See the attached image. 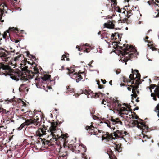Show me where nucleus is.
<instances>
[{
  "label": "nucleus",
  "mask_w": 159,
  "mask_h": 159,
  "mask_svg": "<svg viewBox=\"0 0 159 159\" xmlns=\"http://www.w3.org/2000/svg\"><path fill=\"white\" fill-rule=\"evenodd\" d=\"M67 57V55H63L62 56L61 60L62 61H64V58L66 57Z\"/></svg>",
  "instance_id": "3c124183"
},
{
  "label": "nucleus",
  "mask_w": 159,
  "mask_h": 159,
  "mask_svg": "<svg viewBox=\"0 0 159 159\" xmlns=\"http://www.w3.org/2000/svg\"><path fill=\"white\" fill-rule=\"evenodd\" d=\"M125 17H122L120 20L118 21V23H128L127 21L128 20L127 18H124Z\"/></svg>",
  "instance_id": "bb28decb"
},
{
  "label": "nucleus",
  "mask_w": 159,
  "mask_h": 159,
  "mask_svg": "<svg viewBox=\"0 0 159 159\" xmlns=\"http://www.w3.org/2000/svg\"><path fill=\"white\" fill-rule=\"evenodd\" d=\"M22 127H21V126H20V127H18L17 129L18 130H21L22 129Z\"/></svg>",
  "instance_id": "e2e57ef3"
},
{
  "label": "nucleus",
  "mask_w": 159,
  "mask_h": 159,
  "mask_svg": "<svg viewBox=\"0 0 159 159\" xmlns=\"http://www.w3.org/2000/svg\"><path fill=\"white\" fill-rule=\"evenodd\" d=\"M129 111L128 110H127L126 108L124 107H121L120 110L118 111L119 114L120 115L123 114L127 115Z\"/></svg>",
  "instance_id": "6ab92c4d"
},
{
  "label": "nucleus",
  "mask_w": 159,
  "mask_h": 159,
  "mask_svg": "<svg viewBox=\"0 0 159 159\" xmlns=\"http://www.w3.org/2000/svg\"><path fill=\"white\" fill-rule=\"evenodd\" d=\"M104 86L103 85L99 84L98 88L99 89H102L104 88Z\"/></svg>",
  "instance_id": "bf43d9fd"
},
{
  "label": "nucleus",
  "mask_w": 159,
  "mask_h": 159,
  "mask_svg": "<svg viewBox=\"0 0 159 159\" xmlns=\"http://www.w3.org/2000/svg\"><path fill=\"white\" fill-rule=\"evenodd\" d=\"M67 69L68 70L67 74L73 79H75L76 82H79L81 80L83 79V75L84 77L86 76V73L84 72H81L80 70L78 72H76L75 70L72 68H67Z\"/></svg>",
  "instance_id": "7ed1b4c3"
},
{
  "label": "nucleus",
  "mask_w": 159,
  "mask_h": 159,
  "mask_svg": "<svg viewBox=\"0 0 159 159\" xmlns=\"http://www.w3.org/2000/svg\"><path fill=\"white\" fill-rule=\"evenodd\" d=\"M66 155H64V156H61L59 157L58 159H66Z\"/></svg>",
  "instance_id": "c03bdc74"
},
{
  "label": "nucleus",
  "mask_w": 159,
  "mask_h": 159,
  "mask_svg": "<svg viewBox=\"0 0 159 159\" xmlns=\"http://www.w3.org/2000/svg\"><path fill=\"white\" fill-rule=\"evenodd\" d=\"M120 19L122 17H125L124 18H128L127 15H125L123 14H119Z\"/></svg>",
  "instance_id": "ea45409f"
},
{
  "label": "nucleus",
  "mask_w": 159,
  "mask_h": 159,
  "mask_svg": "<svg viewBox=\"0 0 159 159\" xmlns=\"http://www.w3.org/2000/svg\"><path fill=\"white\" fill-rule=\"evenodd\" d=\"M13 32L16 33H18L19 32V30L17 28L13 27H10L9 30H7L6 32H4V33L3 35V38L6 39L7 36V32L9 33V35L10 33V32Z\"/></svg>",
  "instance_id": "2eb2a0df"
},
{
  "label": "nucleus",
  "mask_w": 159,
  "mask_h": 159,
  "mask_svg": "<svg viewBox=\"0 0 159 159\" xmlns=\"http://www.w3.org/2000/svg\"><path fill=\"white\" fill-rule=\"evenodd\" d=\"M115 120L116 123L120 122V123H122V122L121 121L119 120V119L118 118H116V120Z\"/></svg>",
  "instance_id": "6e6d98bb"
},
{
  "label": "nucleus",
  "mask_w": 159,
  "mask_h": 159,
  "mask_svg": "<svg viewBox=\"0 0 159 159\" xmlns=\"http://www.w3.org/2000/svg\"><path fill=\"white\" fill-rule=\"evenodd\" d=\"M120 35L118 33H115L114 34H112L111 36V40H115L116 41H119V40L120 39Z\"/></svg>",
  "instance_id": "aec40b11"
},
{
  "label": "nucleus",
  "mask_w": 159,
  "mask_h": 159,
  "mask_svg": "<svg viewBox=\"0 0 159 159\" xmlns=\"http://www.w3.org/2000/svg\"><path fill=\"white\" fill-rule=\"evenodd\" d=\"M133 74H134V72H135L136 73V77H134L135 78V83L136 84H140L141 83L140 80L141 75L139 73L138 70H133Z\"/></svg>",
  "instance_id": "f8f14e48"
},
{
  "label": "nucleus",
  "mask_w": 159,
  "mask_h": 159,
  "mask_svg": "<svg viewBox=\"0 0 159 159\" xmlns=\"http://www.w3.org/2000/svg\"><path fill=\"white\" fill-rule=\"evenodd\" d=\"M155 93L157 94L158 98H159V88H157L155 90Z\"/></svg>",
  "instance_id": "a19ab883"
},
{
  "label": "nucleus",
  "mask_w": 159,
  "mask_h": 159,
  "mask_svg": "<svg viewBox=\"0 0 159 159\" xmlns=\"http://www.w3.org/2000/svg\"><path fill=\"white\" fill-rule=\"evenodd\" d=\"M76 48H78V50L79 51H81L84 49L83 48V46H79L78 45H77L76 46Z\"/></svg>",
  "instance_id": "e433bc0d"
},
{
  "label": "nucleus",
  "mask_w": 159,
  "mask_h": 159,
  "mask_svg": "<svg viewBox=\"0 0 159 159\" xmlns=\"http://www.w3.org/2000/svg\"><path fill=\"white\" fill-rule=\"evenodd\" d=\"M32 120L28 119L25 122L26 125H30V124H32Z\"/></svg>",
  "instance_id": "2f4dec72"
},
{
  "label": "nucleus",
  "mask_w": 159,
  "mask_h": 159,
  "mask_svg": "<svg viewBox=\"0 0 159 159\" xmlns=\"http://www.w3.org/2000/svg\"><path fill=\"white\" fill-rule=\"evenodd\" d=\"M67 91L70 92V93H71L74 91L73 88H71L70 86H68L67 87Z\"/></svg>",
  "instance_id": "c9c22d12"
},
{
  "label": "nucleus",
  "mask_w": 159,
  "mask_h": 159,
  "mask_svg": "<svg viewBox=\"0 0 159 159\" xmlns=\"http://www.w3.org/2000/svg\"><path fill=\"white\" fill-rule=\"evenodd\" d=\"M102 140L105 139L107 141H109L110 140L115 139L113 137L112 134H110L108 132H106L102 137Z\"/></svg>",
  "instance_id": "ddd939ff"
},
{
  "label": "nucleus",
  "mask_w": 159,
  "mask_h": 159,
  "mask_svg": "<svg viewBox=\"0 0 159 159\" xmlns=\"http://www.w3.org/2000/svg\"><path fill=\"white\" fill-rule=\"evenodd\" d=\"M62 123L60 122H52L51 123V126L49 128V129L47 131L50 133V135L55 138H57L60 136L62 134L61 130L59 129L57 126L59 125Z\"/></svg>",
  "instance_id": "20e7f679"
},
{
  "label": "nucleus",
  "mask_w": 159,
  "mask_h": 159,
  "mask_svg": "<svg viewBox=\"0 0 159 159\" xmlns=\"http://www.w3.org/2000/svg\"><path fill=\"white\" fill-rule=\"evenodd\" d=\"M157 111H158L157 116L159 117V104L157 105L155 109V111L157 112Z\"/></svg>",
  "instance_id": "4c0bfd02"
},
{
  "label": "nucleus",
  "mask_w": 159,
  "mask_h": 159,
  "mask_svg": "<svg viewBox=\"0 0 159 159\" xmlns=\"http://www.w3.org/2000/svg\"><path fill=\"white\" fill-rule=\"evenodd\" d=\"M139 85V84H136L135 83V84L134 85H130V86L132 88V93L133 94L131 95V96L132 97H134L135 98H136L137 96V95L136 92V90H137V89L138 88Z\"/></svg>",
  "instance_id": "dca6fc26"
},
{
  "label": "nucleus",
  "mask_w": 159,
  "mask_h": 159,
  "mask_svg": "<svg viewBox=\"0 0 159 159\" xmlns=\"http://www.w3.org/2000/svg\"><path fill=\"white\" fill-rule=\"evenodd\" d=\"M7 101H8V102H7V103H8L9 102L11 103L12 102H13L14 101V100L12 99H10L9 100H7Z\"/></svg>",
  "instance_id": "5fc2aeb1"
},
{
  "label": "nucleus",
  "mask_w": 159,
  "mask_h": 159,
  "mask_svg": "<svg viewBox=\"0 0 159 159\" xmlns=\"http://www.w3.org/2000/svg\"><path fill=\"white\" fill-rule=\"evenodd\" d=\"M25 84H22L20 85V87L19 88V90L20 91H23L25 89Z\"/></svg>",
  "instance_id": "473e14b6"
},
{
  "label": "nucleus",
  "mask_w": 159,
  "mask_h": 159,
  "mask_svg": "<svg viewBox=\"0 0 159 159\" xmlns=\"http://www.w3.org/2000/svg\"><path fill=\"white\" fill-rule=\"evenodd\" d=\"M15 40V43H18L20 40H19L18 39H14Z\"/></svg>",
  "instance_id": "774afa93"
},
{
  "label": "nucleus",
  "mask_w": 159,
  "mask_h": 159,
  "mask_svg": "<svg viewBox=\"0 0 159 159\" xmlns=\"http://www.w3.org/2000/svg\"><path fill=\"white\" fill-rule=\"evenodd\" d=\"M123 47H123L117 45V49H119L120 53L122 55L125 57L123 60L126 65L127 62L128 60L137 57V53H136V50L132 46L124 44Z\"/></svg>",
  "instance_id": "f03ea898"
},
{
  "label": "nucleus",
  "mask_w": 159,
  "mask_h": 159,
  "mask_svg": "<svg viewBox=\"0 0 159 159\" xmlns=\"http://www.w3.org/2000/svg\"><path fill=\"white\" fill-rule=\"evenodd\" d=\"M9 52H15V50H13L10 51H7L4 48H0V57L3 60L6 61Z\"/></svg>",
  "instance_id": "0eeeda50"
},
{
  "label": "nucleus",
  "mask_w": 159,
  "mask_h": 159,
  "mask_svg": "<svg viewBox=\"0 0 159 159\" xmlns=\"http://www.w3.org/2000/svg\"><path fill=\"white\" fill-rule=\"evenodd\" d=\"M104 102H106V101L104 99H103L102 102L101 103V104H104L105 105L106 104L104 103Z\"/></svg>",
  "instance_id": "338daca9"
},
{
  "label": "nucleus",
  "mask_w": 159,
  "mask_h": 159,
  "mask_svg": "<svg viewBox=\"0 0 159 159\" xmlns=\"http://www.w3.org/2000/svg\"><path fill=\"white\" fill-rule=\"evenodd\" d=\"M84 48L85 49V50H84L83 51L84 52H86L87 53H88L90 51L89 48Z\"/></svg>",
  "instance_id": "37998d69"
},
{
  "label": "nucleus",
  "mask_w": 159,
  "mask_h": 159,
  "mask_svg": "<svg viewBox=\"0 0 159 159\" xmlns=\"http://www.w3.org/2000/svg\"><path fill=\"white\" fill-rule=\"evenodd\" d=\"M41 121H42V124H44V119H43V120L42 119V118H41V119H40V122ZM43 126H44V125H43Z\"/></svg>",
  "instance_id": "13d9d810"
},
{
  "label": "nucleus",
  "mask_w": 159,
  "mask_h": 159,
  "mask_svg": "<svg viewBox=\"0 0 159 159\" xmlns=\"http://www.w3.org/2000/svg\"><path fill=\"white\" fill-rule=\"evenodd\" d=\"M111 120L112 121V122H115V124H116V120H115L113 119L112 117H111Z\"/></svg>",
  "instance_id": "69168bd1"
},
{
  "label": "nucleus",
  "mask_w": 159,
  "mask_h": 159,
  "mask_svg": "<svg viewBox=\"0 0 159 159\" xmlns=\"http://www.w3.org/2000/svg\"><path fill=\"white\" fill-rule=\"evenodd\" d=\"M116 151H117L119 152L122 151V148L121 147V144H116V148H115Z\"/></svg>",
  "instance_id": "cd10ccee"
},
{
  "label": "nucleus",
  "mask_w": 159,
  "mask_h": 159,
  "mask_svg": "<svg viewBox=\"0 0 159 159\" xmlns=\"http://www.w3.org/2000/svg\"><path fill=\"white\" fill-rule=\"evenodd\" d=\"M41 142L43 146L47 148H50L51 147L54 145L53 144H51L49 140H46L45 139H41Z\"/></svg>",
  "instance_id": "4468645a"
},
{
  "label": "nucleus",
  "mask_w": 159,
  "mask_h": 159,
  "mask_svg": "<svg viewBox=\"0 0 159 159\" xmlns=\"http://www.w3.org/2000/svg\"><path fill=\"white\" fill-rule=\"evenodd\" d=\"M123 105H125L126 107V108L127 110H128L130 111H131V106L130 105H128V104H125L124 103L123 104Z\"/></svg>",
  "instance_id": "f704fd0d"
},
{
  "label": "nucleus",
  "mask_w": 159,
  "mask_h": 159,
  "mask_svg": "<svg viewBox=\"0 0 159 159\" xmlns=\"http://www.w3.org/2000/svg\"><path fill=\"white\" fill-rule=\"evenodd\" d=\"M108 153H107L109 156V158L110 159H117L116 157L114 154L113 152L111 149H110L108 151Z\"/></svg>",
  "instance_id": "393cba45"
},
{
  "label": "nucleus",
  "mask_w": 159,
  "mask_h": 159,
  "mask_svg": "<svg viewBox=\"0 0 159 159\" xmlns=\"http://www.w3.org/2000/svg\"><path fill=\"white\" fill-rule=\"evenodd\" d=\"M60 136L57 138V140L59 142L61 143H62L63 144L66 143L67 138L68 137V134H63L62 133L60 135Z\"/></svg>",
  "instance_id": "9b49d317"
},
{
  "label": "nucleus",
  "mask_w": 159,
  "mask_h": 159,
  "mask_svg": "<svg viewBox=\"0 0 159 159\" xmlns=\"http://www.w3.org/2000/svg\"><path fill=\"white\" fill-rule=\"evenodd\" d=\"M132 10H129L128 11H127V12H125L126 13V15L127 16L128 18H129L131 15H132Z\"/></svg>",
  "instance_id": "7c9ffc66"
},
{
  "label": "nucleus",
  "mask_w": 159,
  "mask_h": 159,
  "mask_svg": "<svg viewBox=\"0 0 159 159\" xmlns=\"http://www.w3.org/2000/svg\"><path fill=\"white\" fill-rule=\"evenodd\" d=\"M112 2L113 3L114 7H115L116 5L117 2L116 0H112Z\"/></svg>",
  "instance_id": "79ce46f5"
},
{
  "label": "nucleus",
  "mask_w": 159,
  "mask_h": 159,
  "mask_svg": "<svg viewBox=\"0 0 159 159\" xmlns=\"http://www.w3.org/2000/svg\"><path fill=\"white\" fill-rule=\"evenodd\" d=\"M104 26L105 27H106L110 29L114 28L115 26L114 24L110 20L108 21V23H105L104 24Z\"/></svg>",
  "instance_id": "5701e85b"
},
{
  "label": "nucleus",
  "mask_w": 159,
  "mask_h": 159,
  "mask_svg": "<svg viewBox=\"0 0 159 159\" xmlns=\"http://www.w3.org/2000/svg\"><path fill=\"white\" fill-rule=\"evenodd\" d=\"M147 3L149 5H151L152 4H155L156 5H158L157 3H156V2L154 1V0H149L148 1Z\"/></svg>",
  "instance_id": "c756f323"
},
{
  "label": "nucleus",
  "mask_w": 159,
  "mask_h": 159,
  "mask_svg": "<svg viewBox=\"0 0 159 159\" xmlns=\"http://www.w3.org/2000/svg\"><path fill=\"white\" fill-rule=\"evenodd\" d=\"M25 125H26L25 123L24 122V123H22L20 126H21L22 128H23L25 126Z\"/></svg>",
  "instance_id": "4d7b16f0"
},
{
  "label": "nucleus",
  "mask_w": 159,
  "mask_h": 159,
  "mask_svg": "<svg viewBox=\"0 0 159 159\" xmlns=\"http://www.w3.org/2000/svg\"><path fill=\"white\" fill-rule=\"evenodd\" d=\"M133 114L134 115H135V116H132V117L133 118H134L136 119H139L138 116L136 114V113L134 112H133Z\"/></svg>",
  "instance_id": "49530a36"
},
{
  "label": "nucleus",
  "mask_w": 159,
  "mask_h": 159,
  "mask_svg": "<svg viewBox=\"0 0 159 159\" xmlns=\"http://www.w3.org/2000/svg\"><path fill=\"white\" fill-rule=\"evenodd\" d=\"M159 88V87H157V88H156L155 89V90H154V92H155V90L157 88ZM155 94H156V95L157 96V97H158L157 95V94L155 93H155H152L151 94V96L152 97H154V96H155Z\"/></svg>",
  "instance_id": "a18cd8bd"
},
{
  "label": "nucleus",
  "mask_w": 159,
  "mask_h": 159,
  "mask_svg": "<svg viewBox=\"0 0 159 159\" xmlns=\"http://www.w3.org/2000/svg\"><path fill=\"white\" fill-rule=\"evenodd\" d=\"M115 10L119 13H121V10L120 8L119 7H117L115 8Z\"/></svg>",
  "instance_id": "58836bf2"
},
{
  "label": "nucleus",
  "mask_w": 159,
  "mask_h": 159,
  "mask_svg": "<svg viewBox=\"0 0 159 159\" xmlns=\"http://www.w3.org/2000/svg\"><path fill=\"white\" fill-rule=\"evenodd\" d=\"M52 138L49 141L50 143H51V144H52V143L53 142H54L55 141H57V138H55L53 136H52Z\"/></svg>",
  "instance_id": "72a5a7b5"
},
{
  "label": "nucleus",
  "mask_w": 159,
  "mask_h": 159,
  "mask_svg": "<svg viewBox=\"0 0 159 159\" xmlns=\"http://www.w3.org/2000/svg\"><path fill=\"white\" fill-rule=\"evenodd\" d=\"M82 157H83V159H87V158L86 157V155L84 153L82 154Z\"/></svg>",
  "instance_id": "603ef678"
},
{
  "label": "nucleus",
  "mask_w": 159,
  "mask_h": 159,
  "mask_svg": "<svg viewBox=\"0 0 159 159\" xmlns=\"http://www.w3.org/2000/svg\"><path fill=\"white\" fill-rule=\"evenodd\" d=\"M4 6L7 7L6 4L4 3H3L0 5V20L2 19L4 12L3 10H4Z\"/></svg>",
  "instance_id": "412c9836"
},
{
  "label": "nucleus",
  "mask_w": 159,
  "mask_h": 159,
  "mask_svg": "<svg viewBox=\"0 0 159 159\" xmlns=\"http://www.w3.org/2000/svg\"><path fill=\"white\" fill-rule=\"evenodd\" d=\"M133 123L135 125H137V127L140 129L147 130L148 128V127L146 125L145 123L144 122H139L138 120H133Z\"/></svg>",
  "instance_id": "1a4fd4ad"
},
{
  "label": "nucleus",
  "mask_w": 159,
  "mask_h": 159,
  "mask_svg": "<svg viewBox=\"0 0 159 159\" xmlns=\"http://www.w3.org/2000/svg\"><path fill=\"white\" fill-rule=\"evenodd\" d=\"M157 85L155 84H152L150 85V89H153L155 87H156Z\"/></svg>",
  "instance_id": "8fccbe9b"
},
{
  "label": "nucleus",
  "mask_w": 159,
  "mask_h": 159,
  "mask_svg": "<svg viewBox=\"0 0 159 159\" xmlns=\"http://www.w3.org/2000/svg\"><path fill=\"white\" fill-rule=\"evenodd\" d=\"M27 62L28 64H30L29 61H26L24 65L25 66L23 68L22 67L21 68V70H18L16 71H15L10 66L12 63H10L8 65H5L2 63H0V70H2L3 71L2 73L5 75H9L11 78L16 81L19 80L20 79L21 80L24 81H29V79L34 78L35 75L36 76L35 80H39L40 78L37 77L39 75V72L38 69L36 67V65L35 63L34 62L32 65V66L34 64L35 65V66H34V72H33L28 69V66H26Z\"/></svg>",
  "instance_id": "f257e3e1"
},
{
  "label": "nucleus",
  "mask_w": 159,
  "mask_h": 159,
  "mask_svg": "<svg viewBox=\"0 0 159 159\" xmlns=\"http://www.w3.org/2000/svg\"><path fill=\"white\" fill-rule=\"evenodd\" d=\"M9 112V111H7L6 109H3L2 108L0 107V113L2 112V115L3 114H7Z\"/></svg>",
  "instance_id": "c85d7f7f"
},
{
  "label": "nucleus",
  "mask_w": 159,
  "mask_h": 159,
  "mask_svg": "<svg viewBox=\"0 0 159 159\" xmlns=\"http://www.w3.org/2000/svg\"><path fill=\"white\" fill-rule=\"evenodd\" d=\"M129 79H128L126 78L125 77H123V81L124 82H130L132 80H133L131 82V85H133V84H135V82H134L135 80V78H134V74H133V69H132V74H130L129 76Z\"/></svg>",
  "instance_id": "9d476101"
},
{
  "label": "nucleus",
  "mask_w": 159,
  "mask_h": 159,
  "mask_svg": "<svg viewBox=\"0 0 159 159\" xmlns=\"http://www.w3.org/2000/svg\"><path fill=\"white\" fill-rule=\"evenodd\" d=\"M114 136L116 138H123L125 140V138L128 133L126 131L117 130L114 132Z\"/></svg>",
  "instance_id": "6e6552de"
},
{
  "label": "nucleus",
  "mask_w": 159,
  "mask_h": 159,
  "mask_svg": "<svg viewBox=\"0 0 159 159\" xmlns=\"http://www.w3.org/2000/svg\"><path fill=\"white\" fill-rule=\"evenodd\" d=\"M14 0L17 2V1L16 0ZM0 1H4L5 2H6L7 1H10L11 2V3H12V4H14V2H13L12 0H0Z\"/></svg>",
  "instance_id": "de8ad7c7"
},
{
  "label": "nucleus",
  "mask_w": 159,
  "mask_h": 159,
  "mask_svg": "<svg viewBox=\"0 0 159 159\" xmlns=\"http://www.w3.org/2000/svg\"><path fill=\"white\" fill-rule=\"evenodd\" d=\"M83 46V48H85L84 47L85 46H86V47H89V44H88L87 43H86L85 44H84L83 45H82Z\"/></svg>",
  "instance_id": "680f3d73"
},
{
  "label": "nucleus",
  "mask_w": 159,
  "mask_h": 159,
  "mask_svg": "<svg viewBox=\"0 0 159 159\" xmlns=\"http://www.w3.org/2000/svg\"><path fill=\"white\" fill-rule=\"evenodd\" d=\"M94 128V127L93 125H90V126H86L85 127V129L87 130L88 131V132L89 134H94V133H95L94 130L92 128Z\"/></svg>",
  "instance_id": "b1692460"
},
{
  "label": "nucleus",
  "mask_w": 159,
  "mask_h": 159,
  "mask_svg": "<svg viewBox=\"0 0 159 159\" xmlns=\"http://www.w3.org/2000/svg\"><path fill=\"white\" fill-rule=\"evenodd\" d=\"M81 146L84 149V152H86L87 150L86 147L83 144H82Z\"/></svg>",
  "instance_id": "09e8293b"
},
{
  "label": "nucleus",
  "mask_w": 159,
  "mask_h": 159,
  "mask_svg": "<svg viewBox=\"0 0 159 159\" xmlns=\"http://www.w3.org/2000/svg\"><path fill=\"white\" fill-rule=\"evenodd\" d=\"M109 105L111 108L118 111L120 110V108L121 107V104L119 103V101L114 99H113L110 102Z\"/></svg>",
  "instance_id": "423d86ee"
},
{
  "label": "nucleus",
  "mask_w": 159,
  "mask_h": 159,
  "mask_svg": "<svg viewBox=\"0 0 159 159\" xmlns=\"http://www.w3.org/2000/svg\"><path fill=\"white\" fill-rule=\"evenodd\" d=\"M101 81L103 83V84H105L106 83V81L105 80L101 79Z\"/></svg>",
  "instance_id": "0e129e2a"
},
{
  "label": "nucleus",
  "mask_w": 159,
  "mask_h": 159,
  "mask_svg": "<svg viewBox=\"0 0 159 159\" xmlns=\"http://www.w3.org/2000/svg\"><path fill=\"white\" fill-rule=\"evenodd\" d=\"M32 124H33L35 126L44 125V124H43L42 123V121L40 122V119L39 118L34 119V120H32Z\"/></svg>",
  "instance_id": "4be33fe9"
},
{
  "label": "nucleus",
  "mask_w": 159,
  "mask_h": 159,
  "mask_svg": "<svg viewBox=\"0 0 159 159\" xmlns=\"http://www.w3.org/2000/svg\"><path fill=\"white\" fill-rule=\"evenodd\" d=\"M105 123L107 124V126L109 127H110V122L109 121L107 120L105 122Z\"/></svg>",
  "instance_id": "864d4df0"
},
{
  "label": "nucleus",
  "mask_w": 159,
  "mask_h": 159,
  "mask_svg": "<svg viewBox=\"0 0 159 159\" xmlns=\"http://www.w3.org/2000/svg\"><path fill=\"white\" fill-rule=\"evenodd\" d=\"M43 128H39L36 132V136L39 137H41L43 135H46V131Z\"/></svg>",
  "instance_id": "a211bd4d"
},
{
  "label": "nucleus",
  "mask_w": 159,
  "mask_h": 159,
  "mask_svg": "<svg viewBox=\"0 0 159 159\" xmlns=\"http://www.w3.org/2000/svg\"><path fill=\"white\" fill-rule=\"evenodd\" d=\"M81 92L82 94L84 93L86 95H88V97L89 98H92L93 97L97 98H100L101 97L102 98L103 96L104 95V94L100 92L95 93V94H94V93L90 90H87L85 89H83L81 90L80 93Z\"/></svg>",
  "instance_id": "39448f33"
},
{
  "label": "nucleus",
  "mask_w": 159,
  "mask_h": 159,
  "mask_svg": "<svg viewBox=\"0 0 159 159\" xmlns=\"http://www.w3.org/2000/svg\"><path fill=\"white\" fill-rule=\"evenodd\" d=\"M68 148L70 150L72 151L73 152H75V151H76V146L73 144H68L67 146Z\"/></svg>",
  "instance_id": "a878e982"
},
{
  "label": "nucleus",
  "mask_w": 159,
  "mask_h": 159,
  "mask_svg": "<svg viewBox=\"0 0 159 159\" xmlns=\"http://www.w3.org/2000/svg\"><path fill=\"white\" fill-rule=\"evenodd\" d=\"M42 82L43 83L47 84L48 82L52 81L53 80L51 79V75L48 74L45 75L41 77Z\"/></svg>",
  "instance_id": "f3484780"
},
{
  "label": "nucleus",
  "mask_w": 159,
  "mask_h": 159,
  "mask_svg": "<svg viewBox=\"0 0 159 159\" xmlns=\"http://www.w3.org/2000/svg\"><path fill=\"white\" fill-rule=\"evenodd\" d=\"M148 38H149V37L148 36H146L145 37V41L147 42L148 43H150V42H149V41L148 40H146L147 39H148Z\"/></svg>",
  "instance_id": "052dcab7"
}]
</instances>
